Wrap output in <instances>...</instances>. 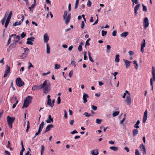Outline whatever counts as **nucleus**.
Returning a JSON list of instances; mask_svg holds the SVG:
<instances>
[{
	"instance_id": "2eb2a0df",
	"label": "nucleus",
	"mask_w": 155,
	"mask_h": 155,
	"mask_svg": "<svg viewBox=\"0 0 155 155\" xmlns=\"http://www.w3.org/2000/svg\"><path fill=\"white\" fill-rule=\"evenodd\" d=\"M140 148L141 149V150L143 151V155L146 153V148L145 146L143 145V144H141L140 146Z\"/></svg>"
},
{
	"instance_id": "09e8293b",
	"label": "nucleus",
	"mask_w": 155,
	"mask_h": 155,
	"mask_svg": "<svg viewBox=\"0 0 155 155\" xmlns=\"http://www.w3.org/2000/svg\"><path fill=\"white\" fill-rule=\"evenodd\" d=\"M87 117H89L91 116V114H88L87 112H85L83 114Z\"/></svg>"
},
{
	"instance_id": "49530a36",
	"label": "nucleus",
	"mask_w": 155,
	"mask_h": 155,
	"mask_svg": "<svg viewBox=\"0 0 155 155\" xmlns=\"http://www.w3.org/2000/svg\"><path fill=\"white\" fill-rule=\"evenodd\" d=\"M86 21H82L81 22V28L82 29H83L84 28V26L85 25V23L86 22Z\"/></svg>"
},
{
	"instance_id": "1a4fd4ad",
	"label": "nucleus",
	"mask_w": 155,
	"mask_h": 155,
	"mask_svg": "<svg viewBox=\"0 0 155 155\" xmlns=\"http://www.w3.org/2000/svg\"><path fill=\"white\" fill-rule=\"evenodd\" d=\"M6 70L5 71V73L3 76L4 78H6L8 76V73H10V68L9 66L7 65L6 66Z\"/></svg>"
},
{
	"instance_id": "6ab92c4d",
	"label": "nucleus",
	"mask_w": 155,
	"mask_h": 155,
	"mask_svg": "<svg viewBox=\"0 0 155 155\" xmlns=\"http://www.w3.org/2000/svg\"><path fill=\"white\" fill-rule=\"evenodd\" d=\"M98 154L99 153L97 149L93 150L91 152V154L92 155H98Z\"/></svg>"
},
{
	"instance_id": "cd10ccee",
	"label": "nucleus",
	"mask_w": 155,
	"mask_h": 155,
	"mask_svg": "<svg viewBox=\"0 0 155 155\" xmlns=\"http://www.w3.org/2000/svg\"><path fill=\"white\" fill-rule=\"evenodd\" d=\"M14 35H15V34L11 35L9 36V39H8V44H7L8 45H9L11 43V38L12 37H13V36Z\"/></svg>"
},
{
	"instance_id": "ea45409f",
	"label": "nucleus",
	"mask_w": 155,
	"mask_h": 155,
	"mask_svg": "<svg viewBox=\"0 0 155 155\" xmlns=\"http://www.w3.org/2000/svg\"><path fill=\"white\" fill-rule=\"evenodd\" d=\"M28 54L25 52L23 53L21 55V57L22 58H25L27 56Z\"/></svg>"
},
{
	"instance_id": "f03ea898",
	"label": "nucleus",
	"mask_w": 155,
	"mask_h": 155,
	"mask_svg": "<svg viewBox=\"0 0 155 155\" xmlns=\"http://www.w3.org/2000/svg\"><path fill=\"white\" fill-rule=\"evenodd\" d=\"M68 11L65 10L64 12V15H63V17L65 24L67 25L70 22L71 19V14L70 13L68 14Z\"/></svg>"
},
{
	"instance_id": "13d9d810",
	"label": "nucleus",
	"mask_w": 155,
	"mask_h": 155,
	"mask_svg": "<svg viewBox=\"0 0 155 155\" xmlns=\"http://www.w3.org/2000/svg\"><path fill=\"white\" fill-rule=\"evenodd\" d=\"M61 101V98L60 97H58L57 98V103L58 104H59L60 103Z\"/></svg>"
},
{
	"instance_id": "2f4dec72",
	"label": "nucleus",
	"mask_w": 155,
	"mask_h": 155,
	"mask_svg": "<svg viewBox=\"0 0 155 155\" xmlns=\"http://www.w3.org/2000/svg\"><path fill=\"white\" fill-rule=\"evenodd\" d=\"M119 54H117L115 56V61L116 62H118L119 61Z\"/></svg>"
},
{
	"instance_id": "338daca9",
	"label": "nucleus",
	"mask_w": 155,
	"mask_h": 155,
	"mask_svg": "<svg viewBox=\"0 0 155 155\" xmlns=\"http://www.w3.org/2000/svg\"><path fill=\"white\" fill-rule=\"evenodd\" d=\"M117 31H114L112 32V35L115 36L116 35Z\"/></svg>"
},
{
	"instance_id": "bf43d9fd",
	"label": "nucleus",
	"mask_w": 155,
	"mask_h": 155,
	"mask_svg": "<svg viewBox=\"0 0 155 155\" xmlns=\"http://www.w3.org/2000/svg\"><path fill=\"white\" fill-rule=\"evenodd\" d=\"M152 74H155V68L154 66L152 67Z\"/></svg>"
},
{
	"instance_id": "3c124183",
	"label": "nucleus",
	"mask_w": 155,
	"mask_h": 155,
	"mask_svg": "<svg viewBox=\"0 0 155 155\" xmlns=\"http://www.w3.org/2000/svg\"><path fill=\"white\" fill-rule=\"evenodd\" d=\"M91 2L90 0H88V2L87 4V5L89 7L91 6Z\"/></svg>"
},
{
	"instance_id": "473e14b6",
	"label": "nucleus",
	"mask_w": 155,
	"mask_h": 155,
	"mask_svg": "<svg viewBox=\"0 0 155 155\" xmlns=\"http://www.w3.org/2000/svg\"><path fill=\"white\" fill-rule=\"evenodd\" d=\"M88 54L89 58V60H90V61L92 62H94V61L93 59L91 57V54L90 52H88Z\"/></svg>"
},
{
	"instance_id": "6e6d98bb",
	"label": "nucleus",
	"mask_w": 155,
	"mask_h": 155,
	"mask_svg": "<svg viewBox=\"0 0 155 155\" xmlns=\"http://www.w3.org/2000/svg\"><path fill=\"white\" fill-rule=\"evenodd\" d=\"M101 121L102 120H101L97 119L96 120V123L98 124H100L101 123Z\"/></svg>"
},
{
	"instance_id": "774afa93",
	"label": "nucleus",
	"mask_w": 155,
	"mask_h": 155,
	"mask_svg": "<svg viewBox=\"0 0 155 155\" xmlns=\"http://www.w3.org/2000/svg\"><path fill=\"white\" fill-rule=\"evenodd\" d=\"M5 153L6 155H10V153L7 150H5Z\"/></svg>"
},
{
	"instance_id": "7ed1b4c3",
	"label": "nucleus",
	"mask_w": 155,
	"mask_h": 155,
	"mask_svg": "<svg viewBox=\"0 0 155 155\" xmlns=\"http://www.w3.org/2000/svg\"><path fill=\"white\" fill-rule=\"evenodd\" d=\"M13 40L12 43L11 44L9 47H11L12 48H14L15 47L17 43L18 42L20 39V37L19 36H16L15 34L13 37Z\"/></svg>"
},
{
	"instance_id": "a19ab883",
	"label": "nucleus",
	"mask_w": 155,
	"mask_h": 155,
	"mask_svg": "<svg viewBox=\"0 0 155 155\" xmlns=\"http://www.w3.org/2000/svg\"><path fill=\"white\" fill-rule=\"evenodd\" d=\"M29 128H30V125H29V121H28L27 128H26V132H28Z\"/></svg>"
},
{
	"instance_id": "ddd939ff",
	"label": "nucleus",
	"mask_w": 155,
	"mask_h": 155,
	"mask_svg": "<svg viewBox=\"0 0 155 155\" xmlns=\"http://www.w3.org/2000/svg\"><path fill=\"white\" fill-rule=\"evenodd\" d=\"M140 5V4H137V5H136L134 7V15L135 16H136L137 15V11L138 9L139 8Z\"/></svg>"
},
{
	"instance_id": "6e6552de",
	"label": "nucleus",
	"mask_w": 155,
	"mask_h": 155,
	"mask_svg": "<svg viewBox=\"0 0 155 155\" xmlns=\"http://www.w3.org/2000/svg\"><path fill=\"white\" fill-rule=\"evenodd\" d=\"M143 27L144 28H146L148 27L149 25V21L147 17L144 18L143 21Z\"/></svg>"
},
{
	"instance_id": "864d4df0",
	"label": "nucleus",
	"mask_w": 155,
	"mask_h": 155,
	"mask_svg": "<svg viewBox=\"0 0 155 155\" xmlns=\"http://www.w3.org/2000/svg\"><path fill=\"white\" fill-rule=\"evenodd\" d=\"M28 64V69H30L31 67H34L33 65L32 64L31 62H29Z\"/></svg>"
},
{
	"instance_id": "b1692460",
	"label": "nucleus",
	"mask_w": 155,
	"mask_h": 155,
	"mask_svg": "<svg viewBox=\"0 0 155 155\" xmlns=\"http://www.w3.org/2000/svg\"><path fill=\"white\" fill-rule=\"evenodd\" d=\"M32 99V97L31 96H28L27 97L25 101L28 103H30L31 102Z\"/></svg>"
},
{
	"instance_id": "58836bf2",
	"label": "nucleus",
	"mask_w": 155,
	"mask_h": 155,
	"mask_svg": "<svg viewBox=\"0 0 155 155\" xmlns=\"http://www.w3.org/2000/svg\"><path fill=\"white\" fill-rule=\"evenodd\" d=\"M145 44V39H143L141 45V47L142 48H144L146 46Z\"/></svg>"
},
{
	"instance_id": "393cba45",
	"label": "nucleus",
	"mask_w": 155,
	"mask_h": 155,
	"mask_svg": "<svg viewBox=\"0 0 155 155\" xmlns=\"http://www.w3.org/2000/svg\"><path fill=\"white\" fill-rule=\"evenodd\" d=\"M138 133V130L137 129H134L133 130V136L134 137L137 135Z\"/></svg>"
},
{
	"instance_id": "c85d7f7f",
	"label": "nucleus",
	"mask_w": 155,
	"mask_h": 155,
	"mask_svg": "<svg viewBox=\"0 0 155 155\" xmlns=\"http://www.w3.org/2000/svg\"><path fill=\"white\" fill-rule=\"evenodd\" d=\"M110 148L111 150L115 151H117L118 149V147H110Z\"/></svg>"
},
{
	"instance_id": "9b49d317",
	"label": "nucleus",
	"mask_w": 155,
	"mask_h": 155,
	"mask_svg": "<svg viewBox=\"0 0 155 155\" xmlns=\"http://www.w3.org/2000/svg\"><path fill=\"white\" fill-rule=\"evenodd\" d=\"M147 111L146 110L144 113L143 117V122L145 123L147 119Z\"/></svg>"
},
{
	"instance_id": "c756f323",
	"label": "nucleus",
	"mask_w": 155,
	"mask_h": 155,
	"mask_svg": "<svg viewBox=\"0 0 155 155\" xmlns=\"http://www.w3.org/2000/svg\"><path fill=\"white\" fill-rule=\"evenodd\" d=\"M140 120H138L136 124L134 125V127L137 129L139 128V126L138 125L140 124Z\"/></svg>"
},
{
	"instance_id": "79ce46f5",
	"label": "nucleus",
	"mask_w": 155,
	"mask_h": 155,
	"mask_svg": "<svg viewBox=\"0 0 155 155\" xmlns=\"http://www.w3.org/2000/svg\"><path fill=\"white\" fill-rule=\"evenodd\" d=\"M119 114V111H115L112 114V115L114 117H115L118 115Z\"/></svg>"
},
{
	"instance_id": "4468645a",
	"label": "nucleus",
	"mask_w": 155,
	"mask_h": 155,
	"mask_svg": "<svg viewBox=\"0 0 155 155\" xmlns=\"http://www.w3.org/2000/svg\"><path fill=\"white\" fill-rule=\"evenodd\" d=\"M41 89V84L39 86L34 85L32 87V90L33 91H35L36 90H39Z\"/></svg>"
},
{
	"instance_id": "39448f33",
	"label": "nucleus",
	"mask_w": 155,
	"mask_h": 155,
	"mask_svg": "<svg viewBox=\"0 0 155 155\" xmlns=\"http://www.w3.org/2000/svg\"><path fill=\"white\" fill-rule=\"evenodd\" d=\"M16 82L17 86L19 87H21L24 85V82L21 81L20 78L16 79Z\"/></svg>"
},
{
	"instance_id": "37998d69",
	"label": "nucleus",
	"mask_w": 155,
	"mask_h": 155,
	"mask_svg": "<svg viewBox=\"0 0 155 155\" xmlns=\"http://www.w3.org/2000/svg\"><path fill=\"white\" fill-rule=\"evenodd\" d=\"M61 68V66L60 64H55L54 65V69H58Z\"/></svg>"
},
{
	"instance_id": "603ef678",
	"label": "nucleus",
	"mask_w": 155,
	"mask_h": 155,
	"mask_svg": "<svg viewBox=\"0 0 155 155\" xmlns=\"http://www.w3.org/2000/svg\"><path fill=\"white\" fill-rule=\"evenodd\" d=\"M101 32H102V35L103 36H105L107 34V31H104V30H102L101 31Z\"/></svg>"
},
{
	"instance_id": "5fc2aeb1",
	"label": "nucleus",
	"mask_w": 155,
	"mask_h": 155,
	"mask_svg": "<svg viewBox=\"0 0 155 155\" xmlns=\"http://www.w3.org/2000/svg\"><path fill=\"white\" fill-rule=\"evenodd\" d=\"M91 108L94 110H96L97 109V107L96 106H94L93 105H91Z\"/></svg>"
},
{
	"instance_id": "e2e57ef3",
	"label": "nucleus",
	"mask_w": 155,
	"mask_h": 155,
	"mask_svg": "<svg viewBox=\"0 0 155 155\" xmlns=\"http://www.w3.org/2000/svg\"><path fill=\"white\" fill-rule=\"evenodd\" d=\"M18 101L17 100L16 101V102L15 104H14L13 105V106H12V108H14L16 106V105L18 103Z\"/></svg>"
},
{
	"instance_id": "4c0bfd02",
	"label": "nucleus",
	"mask_w": 155,
	"mask_h": 155,
	"mask_svg": "<svg viewBox=\"0 0 155 155\" xmlns=\"http://www.w3.org/2000/svg\"><path fill=\"white\" fill-rule=\"evenodd\" d=\"M51 99L48 100L47 104L51 107Z\"/></svg>"
},
{
	"instance_id": "a18cd8bd",
	"label": "nucleus",
	"mask_w": 155,
	"mask_h": 155,
	"mask_svg": "<svg viewBox=\"0 0 155 155\" xmlns=\"http://www.w3.org/2000/svg\"><path fill=\"white\" fill-rule=\"evenodd\" d=\"M127 94L129 95H130V94L129 93L128 91H126L125 93H124V94L122 96V97L123 98H125V96Z\"/></svg>"
},
{
	"instance_id": "a878e982",
	"label": "nucleus",
	"mask_w": 155,
	"mask_h": 155,
	"mask_svg": "<svg viewBox=\"0 0 155 155\" xmlns=\"http://www.w3.org/2000/svg\"><path fill=\"white\" fill-rule=\"evenodd\" d=\"M131 101V99L130 96H127L126 98V102L128 104H130Z\"/></svg>"
},
{
	"instance_id": "c03bdc74",
	"label": "nucleus",
	"mask_w": 155,
	"mask_h": 155,
	"mask_svg": "<svg viewBox=\"0 0 155 155\" xmlns=\"http://www.w3.org/2000/svg\"><path fill=\"white\" fill-rule=\"evenodd\" d=\"M79 0H76V1L75 4V7H74V8L75 9H77L78 8V4L79 3Z\"/></svg>"
},
{
	"instance_id": "20e7f679",
	"label": "nucleus",
	"mask_w": 155,
	"mask_h": 155,
	"mask_svg": "<svg viewBox=\"0 0 155 155\" xmlns=\"http://www.w3.org/2000/svg\"><path fill=\"white\" fill-rule=\"evenodd\" d=\"M15 120V117H11L9 116L7 117V120L9 127L12 128V124Z\"/></svg>"
},
{
	"instance_id": "f8f14e48",
	"label": "nucleus",
	"mask_w": 155,
	"mask_h": 155,
	"mask_svg": "<svg viewBox=\"0 0 155 155\" xmlns=\"http://www.w3.org/2000/svg\"><path fill=\"white\" fill-rule=\"evenodd\" d=\"M11 17L8 15L7 19L6 20L5 24V27L6 28L9 23L10 21L11 18Z\"/></svg>"
},
{
	"instance_id": "aec40b11",
	"label": "nucleus",
	"mask_w": 155,
	"mask_h": 155,
	"mask_svg": "<svg viewBox=\"0 0 155 155\" xmlns=\"http://www.w3.org/2000/svg\"><path fill=\"white\" fill-rule=\"evenodd\" d=\"M53 119L51 118V115H49L48 119L46 121L48 123H50L51 122L53 121Z\"/></svg>"
},
{
	"instance_id": "72a5a7b5",
	"label": "nucleus",
	"mask_w": 155,
	"mask_h": 155,
	"mask_svg": "<svg viewBox=\"0 0 155 155\" xmlns=\"http://www.w3.org/2000/svg\"><path fill=\"white\" fill-rule=\"evenodd\" d=\"M21 21H20L19 22L16 21L14 24H13V25L14 26H16L17 25H21Z\"/></svg>"
},
{
	"instance_id": "8fccbe9b",
	"label": "nucleus",
	"mask_w": 155,
	"mask_h": 155,
	"mask_svg": "<svg viewBox=\"0 0 155 155\" xmlns=\"http://www.w3.org/2000/svg\"><path fill=\"white\" fill-rule=\"evenodd\" d=\"M41 155H42L43 152L44 150L45 147L44 145H42L41 146Z\"/></svg>"
},
{
	"instance_id": "a211bd4d",
	"label": "nucleus",
	"mask_w": 155,
	"mask_h": 155,
	"mask_svg": "<svg viewBox=\"0 0 155 155\" xmlns=\"http://www.w3.org/2000/svg\"><path fill=\"white\" fill-rule=\"evenodd\" d=\"M54 127V126L53 125L49 124L46 127L45 131V132L50 131L51 128Z\"/></svg>"
},
{
	"instance_id": "412c9836",
	"label": "nucleus",
	"mask_w": 155,
	"mask_h": 155,
	"mask_svg": "<svg viewBox=\"0 0 155 155\" xmlns=\"http://www.w3.org/2000/svg\"><path fill=\"white\" fill-rule=\"evenodd\" d=\"M46 52L48 54H49L50 52V48L48 43L46 44Z\"/></svg>"
},
{
	"instance_id": "9d476101",
	"label": "nucleus",
	"mask_w": 155,
	"mask_h": 155,
	"mask_svg": "<svg viewBox=\"0 0 155 155\" xmlns=\"http://www.w3.org/2000/svg\"><path fill=\"white\" fill-rule=\"evenodd\" d=\"M44 42L45 43H48V42L49 40V37L47 33L45 34L43 36Z\"/></svg>"
},
{
	"instance_id": "5701e85b",
	"label": "nucleus",
	"mask_w": 155,
	"mask_h": 155,
	"mask_svg": "<svg viewBox=\"0 0 155 155\" xmlns=\"http://www.w3.org/2000/svg\"><path fill=\"white\" fill-rule=\"evenodd\" d=\"M152 78L150 79V85H152L153 82L155 81V74H152Z\"/></svg>"
},
{
	"instance_id": "7c9ffc66",
	"label": "nucleus",
	"mask_w": 155,
	"mask_h": 155,
	"mask_svg": "<svg viewBox=\"0 0 155 155\" xmlns=\"http://www.w3.org/2000/svg\"><path fill=\"white\" fill-rule=\"evenodd\" d=\"M7 12H6V14L5 15V16L4 18L2 19L1 21V22L2 23V25H3L4 24V22L6 19V14L7 13Z\"/></svg>"
},
{
	"instance_id": "f257e3e1",
	"label": "nucleus",
	"mask_w": 155,
	"mask_h": 155,
	"mask_svg": "<svg viewBox=\"0 0 155 155\" xmlns=\"http://www.w3.org/2000/svg\"><path fill=\"white\" fill-rule=\"evenodd\" d=\"M50 83L47 80H45L41 84V89L43 88L44 93H46L50 90Z\"/></svg>"
},
{
	"instance_id": "e433bc0d",
	"label": "nucleus",
	"mask_w": 155,
	"mask_h": 155,
	"mask_svg": "<svg viewBox=\"0 0 155 155\" xmlns=\"http://www.w3.org/2000/svg\"><path fill=\"white\" fill-rule=\"evenodd\" d=\"M24 51V52L28 54V53L29 52V50L28 48H24L23 49Z\"/></svg>"
},
{
	"instance_id": "c9c22d12",
	"label": "nucleus",
	"mask_w": 155,
	"mask_h": 155,
	"mask_svg": "<svg viewBox=\"0 0 155 155\" xmlns=\"http://www.w3.org/2000/svg\"><path fill=\"white\" fill-rule=\"evenodd\" d=\"M111 47L110 45H108L107 46V49L106 51L107 53H109L110 52V49Z\"/></svg>"
},
{
	"instance_id": "0eeeda50",
	"label": "nucleus",
	"mask_w": 155,
	"mask_h": 155,
	"mask_svg": "<svg viewBox=\"0 0 155 155\" xmlns=\"http://www.w3.org/2000/svg\"><path fill=\"white\" fill-rule=\"evenodd\" d=\"M44 122H41V124H40L39 129L38 130V131L35 134V136H37L41 132L42 130V129L44 125Z\"/></svg>"
},
{
	"instance_id": "bb28decb",
	"label": "nucleus",
	"mask_w": 155,
	"mask_h": 155,
	"mask_svg": "<svg viewBox=\"0 0 155 155\" xmlns=\"http://www.w3.org/2000/svg\"><path fill=\"white\" fill-rule=\"evenodd\" d=\"M29 103L25 101L22 108L27 107L28 106Z\"/></svg>"
},
{
	"instance_id": "0e129e2a",
	"label": "nucleus",
	"mask_w": 155,
	"mask_h": 155,
	"mask_svg": "<svg viewBox=\"0 0 155 155\" xmlns=\"http://www.w3.org/2000/svg\"><path fill=\"white\" fill-rule=\"evenodd\" d=\"M64 117L65 118H67V111H66V110H64Z\"/></svg>"
},
{
	"instance_id": "4d7b16f0",
	"label": "nucleus",
	"mask_w": 155,
	"mask_h": 155,
	"mask_svg": "<svg viewBox=\"0 0 155 155\" xmlns=\"http://www.w3.org/2000/svg\"><path fill=\"white\" fill-rule=\"evenodd\" d=\"M82 48L81 45H80L78 46V49L79 51H81L82 50Z\"/></svg>"
},
{
	"instance_id": "dca6fc26",
	"label": "nucleus",
	"mask_w": 155,
	"mask_h": 155,
	"mask_svg": "<svg viewBox=\"0 0 155 155\" xmlns=\"http://www.w3.org/2000/svg\"><path fill=\"white\" fill-rule=\"evenodd\" d=\"M89 96L88 95L84 93L83 95V99L84 100V103H85L86 102H87V98H88Z\"/></svg>"
},
{
	"instance_id": "4be33fe9",
	"label": "nucleus",
	"mask_w": 155,
	"mask_h": 155,
	"mask_svg": "<svg viewBox=\"0 0 155 155\" xmlns=\"http://www.w3.org/2000/svg\"><path fill=\"white\" fill-rule=\"evenodd\" d=\"M128 33H129L128 32L125 31V32H124L121 33L120 35L121 37H123L124 38H125L128 35Z\"/></svg>"
},
{
	"instance_id": "423d86ee",
	"label": "nucleus",
	"mask_w": 155,
	"mask_h": 155,
	"mask_svg": "<svg viewBox=\"0 0 155 155\" xmlns=\"http://www.w3.org/2000/svg\"><path fill=\"white\" fill-rule=\"evenodd\" d=\"M35 39V38L34 37H31L30 38L27 39V41L26 43L27 45H33V42Z\"/></svg>"
},
{
	"instance_id": "680f3d73",
	"label": "nucleus",
	"mask_w": 155,
	"mask_h": 155,
	"mask_svg": "<svg viewBox=\"0 0 155 155\" xmlns=\"http://www.w3.org/2000/svg\"><path fill=\"white\" fill-rule=\"evenodd\" d=\"M26 36V34L24 32H22L21 35V37L22 38H24Z\"/></svg>"
},
{
	"instance_id": "69168bd1",
	"label": "nucleus",
	"mask_w": 155,
	"mask_h": 155,
	"mask_svg": "<svg viewBox=\"0 0 155 155\" xmlns=\"http://www.w3.org/2000/svg\"><path fill=\"white\" fill-rule=\"evenodd\" d=\"M118 74V73L117 72H114V73H112V74L114 75V79H116V75Z\"/></svg>"
},
{
	"instance_id": "052dcab7",
	"label": "nucleus",
	"mask_w": 155,
	"mask_h": 155,
	"mask_svg": "<svg viewBox=\"0 0 155 155\" xmlns=\"http://www.w3.org/2000/svg\"><path fill=\"white\" fill-rule=\"evenodd\" d=\"M135 155H140L138 150L137 149L135 150Z\"/></svg>"
},
{
	"instance_id": "f704fd0d",
	"label": "nucleus",
	"mask_w": 155,
	"mask_h": 155,
	"mask_svg": "<svg viewBox=\"0 0 155 155\" xmlns=\"http://www.w3.org/2000/svg\"><path fill=\"white\" fill-rule=\"evenodd\" d=\"M133 64H135V68L136 69H137L138 67V65L137 63V61L136 60H134L133 62Z\"/></svg>"
},
{
	"instance_id": "f3484780",
	"label": "nucleus",
	"mask_w": 155,
	"mask_h": 155,
	"mask_svg": "<svg viewBox=\"0 0 155 155\" xmlns=\"http://www.w3.org/2000/svg\"><path fill=\"white\" fill-rule=\"evenodd\" d=\"M123 60L124 61V63L126 65V68L129 67L130 66V63H131V62L128 61L127 60L123 59Z\"/></svg>"
},
{
	"instance_id": "de8ad7c7",
	"label": "nucleus",
	"mask_w": 155,
	"mask_h": 155,
	"mask_svg": "<svg viewBox=\"0 0 155 155\" xmlns=\"http://www.w3.org/2000/svg\"><path fill=\"white\" fill-rule=\"evenodd\" d=\"M143 6V11H145V12H147V9L146 7L143 4L142 5Z\"/></svg>"
}]
</instances>
